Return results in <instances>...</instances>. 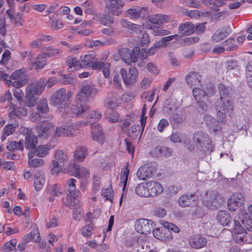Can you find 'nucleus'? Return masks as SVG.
<instances>
[{
    "mask_svg": "<svg viewBox=\"0 0 252 252\" xmlns=\"http://www.w3.org/2000/svg\"><path fill=\"white\" fill-rule=\"evenodd\" d=\"M184 142L187 149L190 152L211 153L213 151L211 140L207 134L202 131L195 133L193 135L192 141L186 140Z\"/></svg>",
    "mask_w": 252,
    "mask_h": 252,
    "instance_id": "1",
    "label": "nucleus"
},
{
    "mask_svg": "<svg viewBox=\"0 0 252 252\" xmlns=\"http://www.w3.org/2000/svg\"><path fill=\"white\" fill-rule=\"evenodd\" d=\"M215 93V86L211 82L204 83L201 84V88L194 87L192 90L193 97L203 111L208 110V107L206 101L208 100L209 97L214 95Z\"/></svg>",
    "mask_w": 252,
    "mask_h": 252,
    "instance_id": "2",
    "label": "nucleus"
},
{
    "mask_svg": "<svg viewBox=\"0 0 252 252\" xmlns=\"http://www.w3.org/2000/svg\"><path fill=\"white\" fill-rule=\"evenodd\" d=\"M108 56L107 55L102 59L100 62H98L95 58L94 54H88L83 55L80 57L79 62L80 67H88L92 66L93 69H99L100 68L103 69V73L104 76L107 78L110 75V64L108 63H105L107 60Z\"/></svg>",
    "mask_w": 252,
    "mask_h": 252,
    "instance_id": "3",
    "label": "nucleus"
},
{
    "mask_svg": "<svg viewBox=\"0 0 252 252\" xmlns=\"http://www.w3.org/2000/svg\"><path fill=\"white\" fill-rule=\"evenodd\" d=\"M73 92L66 91L64 88H61L54 93L51 97V104L58 106L59 111L68 108L73 96Z\"/></svg>",
    "mask_w": 252,
    "mask_h": 252,
    "instance_id": "4",
    "label": "nucleus"
},
{
    "mask_svg": "<svg viewBox=\"0 0 252 252\" xmlns=\"http://www.w3.org/2000/svg\"><path fill=\"white\" fill-rule=\"evenodd\" d=\"M216 116L218 121L224 124L227 116L233 111V105L229 99L220 98L216 103Z\"/></svg>",
    "mask_w": 252,
    "mask_h": 252,
    "instance_id": "5",
    "label": "nucleus"
},
{
    "mask_svg": "<svg viewBox=\"0 0 252 252\" xmlns=\"http://www.w3.org/2000/svg\"><path fill=\"white\" fill-rule=\"evenodd\" d=\"M205 205L210 209H216L224 203V199L216 191H207L205 193Z\"/></svg>",
    "mask_w": 252,
    "mask_h": 252,
    "instance_id": "6",
    "label": "nucleus"
},
{
    "mask_svg": "<svg viewBox=\"0 0 252 252\" xmlns=\"http://www.w3.org/2000/svg\"><path fill=\"white\" fill-rule=\"evenodd\" d=\"M97 90L95 86L91 84H86L82 87L75 97V101L77 102H86L92 95L97 93Z\"/></svg>",
    "mask_w": 252,
    "mask_h": 252,
    "instance_id": "7",
    "label": "nucleus"
},
{
    "mask_svg": "<svg viewBox=\"0 0 252 252\" xmlns=\"http://www.w3.org/2000/svg\"><path fill=\"white\" fill-rule=\"evenodd\" d=\"M27 80V77L24 69L15 71L10 76V80H6L7 84L12 85L16 88H20L25 85Z\"/></svg>",
    "mask_w": 252,
    "mask_h": 252,
    "instance_id": "8",
    "label": "nucleus"
},
{
    "mask_svg": "<svg viewBox=\"0 0 252 252\" xmlns=\"http://www.w3.org/2000/svg\"><path fill=\"white\" fill-rule=\"evenodd\" d=\"M54 127V124L48 121L40 122L36 126L37 136L42 139H47L49 137L51 131Z\"/></svg>",
    "mask_w": 252,
    "mask_h": 252,
    "instance_id": "9",
    "label": "nucleus"
},
{
    "mask_svg": "<svg viewBox=\"0 0 252 252\" xmlns=\"http://www.w3.org/2000/svg\"><path fill=\"white\" fill-rule=\"evenodd\" d=\"M125 4V0H107L105 3V7L109 14L119 16L123 13L122 8Z\"/></svg>",
    "mask_w": 252,
    "mask_h": 252,
    "instance_id": "10",
    "label": "nucleus"
},
{
    "mask_svg": "<svg viewBox=\"0 0 252 252\" xmlns=\"http://www.w3.org/2000/svg\"><path fill=\"white\" fill-rule=\"evenodd\" d=\"M232 230L234 240L236 243L241 244L247 241V233L239 221L234 220Z\"/></svg>",
    "mask_w": 252,
    "mask_h": 252,
    "instance_id": "11",
    "label": "nucleus"
},
{
    "mask_svg": "<svg viewBox=\"0 0 252 252\" xmlns=\"http://www.w3.org/2000/svg\"><path fill=\"white\" fill-rule=\"evenodd\" d=\"M37 144L36 137L32 133V131L28 129L26 132L25 140L26 148L29 150L28 158H32L35 156V151Z\"/></svg>",
    "mask_w": 252,
    "mask_h": 252,
    "instance_id": "12",
    "label": "nucleus"
},
{
    "mask_svg": "<svg viewBox=\"0 0 252 252\" xmlns=\"http://www.w3.org/2000/svg\"><path fill=\"white\" fill-rule=\"evenodd\" d=\"M76 102V104L72 105L68 111H65L63 113L62 117L66 118L68 113L71 117H78L83 113H85L89 110L90 107L86 104H80V102Z\"/></svg>",
    "mask_w": 252,
    "mask_h": 252,
    "instance_id": "13",
    "label": "nucleus"
},
{
    "mask_svg": "<svg viewBox=\"0 0 252 252\" xmlns=\"http://www.w3.org/2000/svg\"><path fill=\"white\" fill-rule=\"evenodd\" d=\"M244 202L245 198L242 193H235L227 201L228 208L231 211H234L242 206Z\"/></svg>",
    "mask_w": 252,
    "mask_h": 252,
    "instance_id": "14",
    "label": "nucleus"
},
{
    "mask_svg": "<svg viewBox=\"0 0 252 252\" xmlns=\"http://www.w3.org/2000/svg\"><path fill=\"white\" fill-rule=\"evenodd\" d=\"M120 73L123 82L126 85H131L134 84L138 76V71L134 66H131L129 68L128 77H127V71L125 68H122Z\"/></svg>",
    "mask_w": 252,
    "mask_h": 252,
    "instance_id": "15",
    "label": "nucleus"
},
{
    "mask_svg": "<svg viewBox=\"0 0 252 252\" xmlns=\"http://www.w3.org/2000/svg\"><path fill=\"white\" fill-rule=\"evenodd\" d=\"M153 221L144 219L138 220L135 224L136 231L141 234H147L153 229Z\"/></svg>",
    "mask_w": 252,
    "mask_h": 252,
    "instance_id": "16",
    "label": "nucleus"
},
{
    "mask_svg": "<svg viewBox=\"0 0 252 252\" xmlns=\"http://www.w3.org/2000/svg\"><path fill=\"white\" fill-rule=\"evenodd\" d=\"M189 246L193 249H201L205 247L207 243L206 238L199 234L190 236L188 240Z\"/></svg>",
    "mask_w": 252,
    "mask_h": 252,
    "instance_id": "17",
    "label": "nucleus"
},
{
    "mask_svg": "<svg viewBox=\"0 0 252 252\" xmlns=\"http://www.w3.org/2000/svg\"><path fill=\"white\" fill-rule=\"evenodd\" d=\"M46 86V80L41 79L37 82H34L29 84L26 89V91L35 95H40L44 90Z\"/></svg>",
    "mask_w": 252,
    "mask_h": 252,
    "instance_id": "18",
    "label": "nucleus"
},
{
    "mask_svg": "<svg viewBox=\"0 0 252 252\" xmlns=\"http://www.w3.org/2000/svg\"><path fill=\"white\" fill-rule=\"evenodd\" d=\"M75 171L76 177L82 178H87L90 175L89 170L85 167H81L75 163H70L68 165V171Z\"/></svg>",
    "mask_w": 252,
    "mask_h": 252,
    "instance_id": "19",
    "label": "nucleus"
},
{
    "mask_svg": "<svg viewBox=\"0 0 252 252\" xmlns=\"http://www.w3.org/2000/svg\"><path fill=\"white\" fill-rule=\"evenodd\" d=\"M149 20L154 25H161L168 23L170 18L168 15L166 14H155L151 15L149 17Z\"/></svg>",
    "mask_w": 252,
    "mask_h": 252,
    "instance_id": "20",
    "label": "nucleus"
},
{
    "mask_svg": "<svg viewBox=\"0 0 252 252\" xmlns=\"http://www.w3.org/2000/svg\"><path fill=\"white\" fill-rule=\"evenodd\" d=\"M91 133L93 140L97 141L100 144H103L104 142L105 139L102 129L99 124L92 125Z\"/></svg>",
    "mask_w": 252,
    "mask_h": 252,
    "instance_id": "21",
    "label": "nucleus"
},
{
    "mask_svg": "<svg viewBox=\"0 0 252 252\" xmlns=\"http://www.w3.org/2000/svg\"><path fill=\"white\" fill-rule=\"evenodd\" d=\"M148 184L150 197L158 195L163 192V188L160 183L156 181H149Z\"/></svg>",
    "mask_w": 252,
    "mask_h": 252,
    "instance_id": "22",
    "label": "nucleus"
},
{
    "mask_svg": "<svg viewBox=\"0 0 252 252\" xmlns=\"http://www.w3.org/2000/svg\"><path fill=\"white\" fill-rule=\"evenodd\" d=\"M126 13L128 17L132 18H138L147 15L148 10L146 7H138L136 8L128 9L126 10Z\"/></svg>",
    "mask_w": 252,
    "mask_h": 252,
    "instance_id": "23",
    "label": "nucleus"
},
{
    "mask_svg": "<svg viewBox=\"0 0 252 252\" xmlns=\"http://www.w3.org/2000/svg\"><path fill=\"white\" fill-rule=\"evenodd\" d=\"M231 31L229 28L223 27L219 29L212 35L211 39L215 42H219L228 36Z\"/></svg>",
    "mask_w": 252,
    "mask_h": 252,
    "instance_id": "24",
    "label": "nucleus"
},
{
    "mask_svg": "<svg viewBox=\"0 0 252 252\" xmlns=\"http://www.w3.org/2000/svg\"><path fill=\"white\" fill-rule=\"evenodd\" d=\"M196 197L194 194L183 195L178 199V204L182 207L190 206L195 204Z\"/></svg>",
    "mask_w": 252,
    "mask_h": 252,
    "instance_id": "25",
    "label": "nucleus"
},
{
    "mask_svg": "<svg viewBox=\"0 0 252 252\" xmlns=\"http://www.w3.org/2000/svg\"><path fill=\"white\" fill-rule=\"evenodd\" d=\"M27 108L25 106H20L17 108V105L11 102L9 105V112L10 116H15L17 117L24 116L27 114Z\"/></svg>",
    "mask_w": 252,
    "mask_h": 252,
    "instance_id": "26",
    "label": "nucleus"
},
{
    "mask_svg": "<svg viewBox=\"0 0 252 252\" xmlns=\"http://www.w3.org/2000/svg\"><path fill=\"white\" fill-rule=\"evenodd\" d=\"M202 76L196 72H190L186 77L187 84L190 87H194L200 84Z\"/></svg>",
    "mask_w": 252,
    "mask_h": 252,
    "instance_id": "27",
    "label": "nucleus"
},
{
    "mask_svg": "<svg viewBox=\"0 0 252 252\" xmlns=\"http://www.w3.org/2000/svg\"><path fill=\"white\" fill-rule=\"evenodd\" d=\"M67 192L66 200L65 202L66 206L69 207L72 205V202L78 200L77 197L80 193L78 189H76V187L71 188H66Z\"/></svg>",
    "mask_w": 252,
    "mask_h": 252,
    "instance_id": "28",
    "label": "nucleus"
},
{
    "mask_svg": "<svg viewBox=\"0 0 252 252\" xmlns=\"http://www.w3.org/2000/svg\"><path fill=\"white\" fill-rule=\"evenodd\" d=\"M239 218L241 220L242 224L246 228L250 231H252V220L245 211L240 209Z\"/></svg>",
    "mask_w": 252,
    "mask_h": 252,
    "instance_id": "29",
    "label": "nucleus"
},
{
    "mask_svg": "<svg viewBox=\"0 0 252 252\" xmlns=\"http://www.w3.org/2000/svg\"><path fill=\"white\" fill-rule=\"evenodd\" d=\"M178 30L180 33L184 35H189L195 32L194 25L190 22H187L185 23L181 24Z\"/></svg>",
    "mask_w": 252,
    "mask_h": 252,
    "instance_id": "30",
    "label": "nucleus"
},
{
    "mask_svg": "<svg viewBox=\"0 0 252 252\" xmlns=\"http://www.w3.org/2000/svg\"><path fill=\"white\" fill-rule=\"evenodd\" d=\"M217 219L221 225L229 226L231 218L227 211L220 210L218 213Z\"/></svg>",
    "mask_w": 252,
    "mask_h": 252,
    "instance_id": "31",
    "label": "nucleus"
},
{
    "mask_svg": "<svg viewBox=\"0 0 252 252\" xmlns=\"http://www.w3.org/2000/svg\"><path fill=\"white\" fill-rule=\"evenodd\" d=\"M135 192L138 196L141 197H150V194L148 189V181L139 184L135 188Z\"/></svg>",
    "mask_w": 252,
    "mask_h": 252,
    "instance_id": "32",
    "label": "nucleus"
},
{
    "mask_svg": "<svg viewBox=\"0 0 252 252\" xmlns=\"http://www.w3.org/2000/svg\"><path fill=\"white\" fill-rule=\"evenodd\" d=\"M45 183V175L43 172L37 171L35 173L34 185L36 190H40Z\"/></svg>",
    "mask_w": 252,
    "mask_h": 252,
    "instance_id": "33",
    "label": "nucleus"
},
{
    "mask_svg": "<svg viewBox=\"0 0 252 252\" xmlns=\"http://www.w3.org/2000/svg\"><path fill=\"white\" fill-rule=\"evenodd\" d=\"M32 241L36 243L40 241V234L37 228H34L31 232L24 236V241L25 243H28Z\"/></svg>",
    "mask_w": 252,
    "mask_h": 252,
    "instance_id": "34",
    "label": "nucleus"
},
{
    "mask_svg": "<svg viewBox=\"0 0 252 252\" xmlns=\"http://www.w3.org/2000/svg\"><path fill=\"white\" fill-rule=\"evenodd\" d=\"M128 163L126 162L125 166L122 169L121 171V181L120 185L123 186V190L124 191L127 184L128 177L129 175V170L128 169Z\"/></svg>",
    "mask_w": 252,
    "mask_h": 252,
    "instance_id": "35",
    "label": "nucleus"
},
{
    "mask_svg": "<svg viewBox=\"0 0 252 252\" xmlns=\"http://www.w3.org/2000/svg\"><path fill=\"white\" fill-rule=\"evenodd\" d=\"M172 152L170 148L159 146L154 150L153 153L157 157H169L172 154Z\"/></svg>",
    "mask_w": 252,
    "mask_h": 252,
    "instance_id": "36",
    "label": "nucleus"
},
{
    "mask_svg": "<svg viewBox=\"0 0 252 252\" xmlns=\"http://www.w3.org/2000/svg\"><path fill=\"white\" fill-rule=\"evenodd\" d=\"M181 37V35L178 34H174L173 35L163 37L161 38L160 40L156 41L154 44L158 48L165 47L167 46V42L170 41L174 39H178Z\"/></svg>",
    "mask_w": 252,
    "mask_h": 252,
    "instance_id": "37",
    "label": "nucleus"
},
{
    "mask_svg": "<svg viewBox=\"0 0 252 252\" xmlns=\"http://www.w3.org/2000/svg\"><path fill=\"white\" fill-rule=\"evenodd\" d=\"M88 149L86 146H81L77 148L74 153V158L79 161H82L87 155Z\"/></svg>",
    "mask_w": 252,
    "mask_h": 252,
    "instance_id": "38",
    "label": "nucleus"
},
{
    "mask_svg": "<svg viewBox=\"0 0 252 252\" xmlns=\"http://www.w3.org/2000/svg\"><path fill=\"white\" fill-rule=\"evenodd\" d=\"M47 57L44 53L39 55L36 58V60L33 63V67L35 69L42 68L47 63Z\"/></svg>",
    "mask_w": 252,
    "mask_h": 252,
    "instance_id": "39",
    "label": "nucleus"
},
{
    "mask_svg": "<svg viewBox=\"0 0 252 252\" xmlns=\"http://www.w3.org/2000/svg\"><path fill=\"white\" fill-rule=\"evenodd\" d=\"M52 147L49 145H39L36 147L35 151V155L39 157H44L48 155L49 151Z\"/></svg>",
    "mask_w": 252,
    "mask_h": 252,
    "instance_id": "40",
    "label": "nucleus"
},
{
    "mask_svg": "<svg viewBox=\"0 0 252 252\" xmlns=\"http://www.w3.org/2000/svg\"><path fill=\"white\" fill-rule=\"evenodd\" d=\"M177 109L173 99L168 98L166 100L164 104V111L165 112L169 115H171Z\"/></svg>",
    "mask_w": 252,
    "mask_h": 252,
    "instance_id": "41",
    "label": "nucleus"
},
{
    "mask_svg": "<svg viewBox=\"0 0 252 252\" xmlns=\"http://www.w3.org/2000/svg\"><path fill=\"white\" fill-rule=\"evenodd\" d=\"M54 160H57L62 164H63L68 160L66 153L63 150L56 151L54 154Z\"/></svg>",
    "mask_w": 252,
    "mask_h": 252,
    "instance_id": "42",
    "label": "nucleus"
},
{
    "mask_svg": "<svg viewBox=\"0 0 252 252\" xmlns=\"http://www.w3.org/2000/svg\"><path fill=\"white\" fill-rule=\"evenodd\" d=\"M81 204H80L78 200L72 201V205L70 206H74V209L73 211V217L74 220H80L81 219L82 215H81Z\"/></svg>",
    "mask_w": 252,
    "mask_h": 252,
    "instance_id": "43",
    "label": "nucleus"
},
{
    "mask_svg": "<svg viewBox=\"0 0 252 252\" xmlns=\"http://www.w3.org/2000/svg\"><path fill=\"white\" fill-rule=\"evenodd\" d=\"M222 44L227 51H234L238 48V46L235 44V39L229 38L224 41Z\"/></svg>",
    "mask_w": 252,
    "mask_h": 252,
    "instance_id": "44",
    "label": "nucleus"
},
{
    "mask_svg": "<svg viewBox=\"0 0 252 252\" xmlns=\"http://www.w3.org/2000/svg\"><path fill=\"white\" fill-rule=\"evenodd\" d=\"M6 148L10 152H13L15 150H23V143L21 141L18 142L8 141L6 143Z\"/></svg>",
    "mask_w": 252,
    "mask_h": 252,
    "instance_id": "45",
    "label": "nucleus"
},
{
    "mask_svg": "<svg viewBox=\"0 0 252 252\" xmlns=\"http://www.w3.org/2000/svg\"><path fill=\"white\" fill-rule=\"evenodd\" d=\"M114 16L108 12L107 14H100L99 16V22L105 26L111 25L114 22Z\"/></svg>",
    "mask_w": 252,
    "mask_h": 252,
    "instance_id": "46",
    "label": "nucleus"
},
{
    "mask_svg": "<svg viewBox=\"0 0 252 252\" xmlns=\"http://www.w3.org/2000/svg\"><path fill=\"white\" fill-rule=\"evenodd\" d=\"M86 125V123L78 122L67 126L69 132L71 133L70 136H75L77 135V130H79L81 126H85Z\"/></svg>",
    "mask_w": 252,
    "mask_h": 252,
    "instance_id": "47",
    "label": "nucleus"
},
{
    "mask_svg": "<svg viewBox=\"0 0 252 252\" xmlns=\"http://www.w3.org/2000/svg\"><path fill=\"white\" fill-rule=\"evenodd\" d=\"M36 109L41 114H46L49 111L47 100L45 98H42L38 103Z\"/></svg>",
    "mask_w": 252,
    "mask_h": 252,
    "instance_id": "48",
    "label": "nucleus"
},
{
    "mask_svg": "<svg viewBox=\"0 0 252 252\" xmlns=\"http://www.w3.org/2000/svg\"><path fill=\"white\" fill-rule=\"evenodd\" d=\"M119 54L122 60L126 63H130L131 51L126 48H122L119 50Z\"/></svg>",
    "mask_w": 252,
    "mask_h": 252,
    "instance_id": "49",
    "label": "nucleus"
},
{
    "mask_svg": "<svg viewBox=\"0 0 252 252\" xmlns=\"http://www.w3.org/2000/svg\"><path fill=\"white\" fill-rule=\"evenodd\" d=\"M66 64L68 66V70L69 72L73 71L72 67H75L76 69L80 68L79 60L75 57H69L66 61Z\"/></svg>",
    "mask_w": 252,
    "mask_h": 252,
    "instance_id": "50",
    "label": "nucleus"
},
{
    "mask_svg": "<svg viewBox=\"0 0 252 252\" xmlns=\"http://www.w3.org/2000/svg\"><path fill=\"white\" fill-rule=\"evenodd\" d=\"M15 130V127L12 125H7L5 126L2 130V135L1 136V140L3 141L6 137L12 134Z\"/></svg>",
    "mask_w": 252,
    "mask_h": 252,
    "instance_id": "51",
    "label": "nucleus"
},
{
    "mask_svg": "<svg viewBox=\"0 0 252 252\" xmlns=\"http://www.w3.org/2000/svg\"><path fill=\"white\" fill-rule=\"evenodd\" d=\"M147 169V168L145 165L141 166L138 169L137 172V175L140 180H144L151 177V175Z\"/></svg>",
    "mask_w": 252,
    "mask_h": 252,
    "instance_id": "52",
    "label": "nucleus"
},
{
    "mask_svg": "<svg viewBox=\"0 0 252 252\" xmlns=\"http://www.w3.org/2000/svg\"><path fill=\"white\" fill-rule=\"evenodd\" d=\"M161 224L163 226L164 228V230L166 231V233H167V231L170 232L169 230H171L176 233H178L180 231L179 228L172 223L162 220L161 221Z\"/></svg>",
    "mask_w": 252,
    "mask_h": 252,
    "instance_id": "53",
    "label": "nucleus"
},
{
    "mask_svg": "<svg viewBox=\"0 0 252 252\" xmlns=\"http://www.w3.org/2000/svg\"><path fill=\"white\" fill-rule=\"evenodd\" d=\"M161 224L163 226L164 228V230L166 231V233H167V231L170 232L169 230H171L176 233H178L180 231L179 228L172 223L162 220L161 221Z\"/></svg>",
    "mask_w": 252,
    "mask_h": 252,
    "instance_id": "54",
    "label": "nucleus"
},
{
    "mask_svg": "<svg viewBox=\"0 0 252 252\" xmlns=\"http://www.w3.org/2000/svg\"><path fill=\"white\" fill-rule=\"evenodd\" d=\"M161 224L163 226L164 228V230L166 231V233H167V231L170 232L169 230H171L176 233H178L180 231L179 228L172 223L162 220L161 221Z\"/></svg>",
    "mask_w": 252,
    "mask_h": 252,
    "instance_id": "55",
    "label": "nucleus"
},
{
    "mask_svg": "<svg viewBox=\"0 0 252 252\" xmlns=\"http://www.w3.org/2000/svg\"><path fill=\"white\" fill-rule=\"evenodd\" d=\"M35 94H32L26 91V104L28 107H32L35 105L37 100L36 98L34 96Z\"/></svg>",
    "mask_w": 252,
    "mask_h": 252,
    "instance_id": "56",
    "label": "nucleus"
},
{
    "mask_svg": "<svg viewBox=\"0 0 252 252\" xmlns=\"http://www.w3.org/2000/svg\"><path fill=\"white\" fill-rule=\"evenodd\" d=\"M55 135L57 136H70L71 133H69L66 126L57 127L56 129Z\"/></svg>",
    "mask_w": 252,
    "mask_h": 252,
    "instance_id": "57",
    "label": "nucleus"
},
{
    "mask_svg": "<svg viewBox=\"0 0 252 252\" xmlns=\"http://www.w3.org/2000/svg\"><path fill=\"white\" fill-rule=\"evenodd\" d=\"M16 240L12 239L5 243L2 246V250L4 252H9L11 251L16 250Z\"/></svg>",
    "mask_w": 252,
    "mask_h": 252,
    "instance_id": "58",
    "label": "nucleus"
},
{
    "mask_svg": "<svg viewBox=\"0 0 252 252\" xmlns=\"http://www.w3.org/2000/svg\"><path fill=\"white\" fill-rule=\"evenodd\" d=\"M46 52L44 53L47 57H53L60 55L61 50L58 48H55L53 46H49L46 48Z\"/></svg>",
    "mask_w": 252,
    "mask_h": 252,
    "instance_id": "59",
    "label": "nucleus"
},
{
    "mask_svg": "<svg viewBox=\"0 0 252 252\" xmlns=\"http://www.w3.org/2000/svg\"><path fill=\"white\" fill-rule=\"evenodd\" d=\"M171 114V121L174 123H182L185 120L184 117L178 109L175 110Z\"/></svg>",
    "mask_w": 252,
    "mask_h": 252,
    "instance_id": "60",
    "label": "nucleus"
},
{
    "mask_svg": "<svg viewBox=\"0 0 252 252\" xmlns=\"http://www.w3.org/2000/svg\"><path fill=\"white\" fill-rule=\"evenodd\" d=\"M102 113L98 110H93L90 112L89 118L90 121L89 123L94 122L98 121L101 117Z\"/></svg>",
    "mask_w": 252,
    "mask_h": 252,
    "instance_id": "61",
    "label": "nucleus"
},
{
    "mask_svg": "<svg viewBox=\"0 0 252 252\" xmlns=\"http://www.w3.org/2000/svg\"><path fill=\"white\" fill-rule=\"evenodd\" d=\"M205 123L210 128H214L216 127L217 123L219 121H217L216 120L210 115H206L204 117Z\"/></svg>",
    "mask_w": 252,
    "mask_h": 252,
    "instance_id": "62",
    "label": "nucleus"
},
{
    "mask_svg": "<svg viewBox=\"0 0 252 252\" xmlns=\"http://www.w3.org/2000/svg\"><path fill=\"white\" fill-rule=\"evenodd\" d=\"M48 191L51 194L56 196H60L62 194L61 191V186L59 184H54L49 186Z\"/></svg>",
    "mask_w": 252,
    "mask_h": 252,
    "instance_id": "63",
    "label": "nucleus"
},
{
    "mask_svg": "<svg viewBox=\"0 0 252 252\" xmlns=\"http://www.w3.org/2000/svg\"><path fill=\"white\" fill-rule=\"evenodd\" d=\"M63 170L62 164L57 160L52 161L51 167V173L52 174H58L62 172Z\"/></svg>",
    "mask_w": 252,
    "mask_h": 252,
    "instance_id": "64",
    "label": "nucleus"
}]
</instances>
